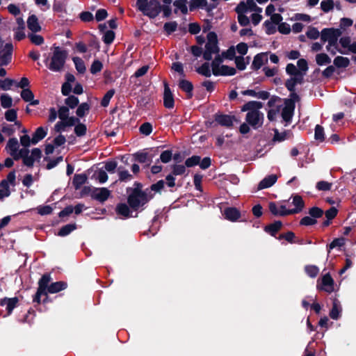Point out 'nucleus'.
I'll return each instance as SVG.
<instances>
[{
  "label": "nucleus",
  "mask_w": 356,
  "mask_h": 356,
  "mask_svg": "<svg viewBox=\"0 0 356 356\" xmlns=\"http://www.w3.org/2000/svg\"><path fill=\"white\" fill-rule=\"evenodd\" d=\"M268 62V53H260L257 54L252 63L253 70H259L263 65Z\"/></svg>",
  "instance_id": "19"
},
{
  "label": "nucleus",
  "mask_w": 356,
  "mask_h": 356,
  "mask_svg": "<svg viewBox=\"0 0 356 356\" xmlns=\"http://www.w3.org/2000/svg\"><path fill=\"white\" fill-rule=\"evenodd\" d=\"M90 106L88 103H82L79 106L76 110V115L79 117H83L89 111Z\"/></svg>",
  "instance_id": "49"
},
{
  "label": "nucleus",
  "mask_w": 356,
  "mask_h": 356,
  "mask_svg": "<svg viewBox=\"0 0 356 356\" xmlns=\"http://www.w3.org/2000/svg\"><path fill=\"white\" fill-rule=\"evenodd\" d=\"M303 80V74H300L297 76H292L285 83L286 88L291 92V97L295 98L297 97V95L294 93L295 87L297 84H300L302 82Z\"/></svg>",
  "instance_id": "15"
},
{
  "label": "nucleus",
  "mask_w": 356,
  "mask_h": 356,
  "mask_svg": "<svg viewBox=\"0 0 356 356\" xmlns=\"http://www.w3.org/2000/svg\"><path fill=\"white\" fill-rule=\"evenodd\" d=\"M224 215L226 219L231 221H235L240 218L239 211L234 207H229L226 209L224 211Z\"/></svg>",
  "instance_id": "27"
},
{
  "label": "nucleus",
  "mask_w": 356,
  "mask_h": 356,
  "mask_svg": "<svg viewBox=\"0 0 356 356\" xmlns=\"http://www.w3.org/2000/svg\"><path fill=\"white\" fill-rule=\"evenodd\" d=\"M315 139L319 141H323L324 140V130L323 128L317 124L315 127V133H314Z\"/></svg>",
  "instance_id": "57"
},
{
  "label": "nucleus",
  "mask_w": 356,
  "mask_h": 356,
  "mask_svg": "<svg viewBox=\"0 0 356 356\" xmlns=\"http://www.w3.org/2000/svg\"><path fill=\"white\" fill-rule=\"evenodd\" d=\"M119 179L121 181H127L132 179V175L126 170L118 169Z\"/></svg>",
  "instance_id": "56"
},
{
  "label": "nucleus",
  "mask_w": 356,
  "mask_h": 356,
  "mask_svg": "<svg viewBox=\"0 0 356 356\" xmlns=\"http://www.w3.org/2000/svg\"><path fill=\"white\" fill-rule=\"evenodd\" d=\"M67 56V53L66 51L61 50L58 47H56L49 65V69L53 72H60L65 63Z\"/></svg>",
  "instance_id": "5"
},
{
  "label": "nucleus",
  "mask_w": 356,
  "mask_h": 356,
  "mask_svg": "<svg viewBox=\"0 0 356 356\" xmlns=\"http://www.w3.org/2000/svg\"><path fill=\"white\" fill-rule=\"evenodd\" d=\"M207 5V0H191L189 1V9L191 11H193L197 8H204Z\"/></svg>",
  "instance_id": "39"
},
{
  "label": "nucleus",
  "mask_w": 356,
  "mask_h": 356,
  "mask_svg": "<svg viewBox=\"0 0 356 356\" xmlns=\"http://www.w3.org/2000/svg\"><path fill=\"white\" fill-rule=\"evenodd\" d=\"M92 198L100 202H105L111 195V191L106 188H93L91 189Z\"/></svg>",
  "instance_id": "12"
},
{
  "label": "nucleus",
  "mask_w": 356,
  "mask_h": 356,
  "mask_svg": "<svg viewBox=\"0 0 356 356\" xmlns=\"http://www.w3.org/2000/svg\"><path fill=\"white\" fill-rule=\"evenodd\" d=\"M28 29L32 33H37L41 31L42 27L39 24L38 18L35 15H31L27 19Z\"/></svg>",
  "instance_id": "20"
},
{
  "label": "nucleus",
  "mask_w": 356,
  "mask_h": 356,
  "mask_svg": "<svg viewBox=\"0 0 356 356\" xmlns=\"http://www.w3.org/2000/svg\"><path fill=\"white\" fill-rule=\"evenodd\" d=\"M21 97L25 102H30L31 105L36 106L39 104V100H33L34 95L29 88L22 90Z\"/></svg>",
  "instance_id": "26"
},
{
  "label": "nucleus",
  "mask_w": 356,
  "mask_h": 356,
  "mask_svg": "<svg viewBox=\"0 0 356 356\" xmlns=\"http://www.w3.org/2000/svg\"><path fill=\"white\" fill-rule=\"evenodd\" d=\"M236 12H262V8L257 6L254 0H248L246 2L241 1L236 8Z\"/></svg>",
  "instance_id": "11"
},
{
  "label": "nucleus",
  "mask_w": 356,
  "mask_h": 356,
  "mask_svg": "<svg viewBox=\"0 0 356 356\" xmlns=\"http://www.w3.org/2000/svg\"><path fill=\"white\" fill-rule=\"evenodd\" d=\"M282 223L281 221H275V222L266 226L265 231L270 233L272 236H275V234L281 229Z\"/></svg>",
  "instance_id": "35"
},
{
  "label": "nucleus",
  "mask_w": 356,
  "mask_h": 356,
  "mask_svg": "<svg viewBox=\"0 0 356 356\" xmlns=\"http://www.w3.org/2000/svg\"><path fill=\"white\" fill-rule=\"evenodd\" d=\"M13 99L8 95H2L1 96V106L5 108H8L12 106Z\"/></svg>",
  "instance_id": "54"
},
{
  "label": "nucleus",
  "mask_w": 356,
  "mask_h": 356,
  "mask_svg": "<svg viewBox=\"0 0 356 356\" xmlns=\"http://www.w3.org/2000/svg\"><path fill=\"white\" fill-rule=\"evenodd\" d=\"M65 104L71 108H75L79 104V99L74 96L71 95L65 99Z\"/></svg>",
  "instance_id": "62"
},
{
  "label": "nucleus",
  "mask_w": 356,
  "mask_h": 356,
  "mask_svg": "<svg viewBox=\"0 0 356 356\" xmlns=\"http://www.w3.org/2000/svg\"><path fill=\"white\" fill-rule=\"evenodd\" d=\"M215 120L219 124L230 127L233 124L234 118L228 115H218L216 116Z\"/></svg>",
  "instance_id": "24"
},
{
  "label": "nucleus",
  "mask_w": 356,
  "mask_h": 356,
  "mask_svg": "<svg viewBox=\"0 0 356 356\" xmlns=\"http://www.w3.org/2000/svg\"><path fill=\"white\" fill-rule=\"evenodd\" d=\"M211 65L209 63H203L200 67L197 69V72L206 77H210L212 72L210 70Z\"/></svg>",
  "instance_id": "40"
},
{
  "label": "nucleus",
  "mask_w": 356,
  "mask_h": 356,
  "mask_svg": "<svg viewBox=\"0 0 356 356\" xmlns=\"http://www.w3.org/2000/svg\"><path fill=\"white\" fill-rule=\"evenodd\" d=\"M305 271L308 276L314 278L319 273V268L314 265H307L305 267Z\"/></svg>",
  "instance_id": "43"
},
{
  "label": "nucleus",
  "mask_w": 356,
  "mask_h": 356,
  "mask_svg": "<svg viewBox=\"0 0 356 356\" xmlns=\"http://www.w3.org/2000/svg\"><path fill=\"white\" fill-rule=\"evenodd\" d=\"M321 9L325 13L334 9V0H323L321 2Z\"/></svg>",
  "instance_id": "44"
},
{
  "label": "nucleus",
  "mask_w": 356,
  "mask_h": 356,
  "mask_svg": "<svg viewBox=\"0 0 356 356\" xmlns=\"http://www.w3.org/2000/svg\"><path fill=\"white\" fill-rule=\"evenodd\" d=\"M316 187L318 191H330L332 187V184L325 181H320L317 182Z\"/></svg>",
  "instance_id": "61"
},
{
  "label": "nucleus",
  "mask_w": 356,
  "mask_h": 356,
  "mask_svg": "<svg viewBox=\"0 0 356 356\" xmlns=\"http://www.w3.org/2000/svg\"><path fill=\"white\" fill-rule=\"evenodd\" d=\"M326 50L330 52L332 55H335L337 52H339L341 54H345V51L339 49L338 43H334L330 44V42H327V44L326 46Z\"/></svg>",
  "instance_id": "45"
},
{
  "label": "nucleus",
  "mask_w": 356,
  "mask_h": 356,
  "mask_svg": "<svg viewBox=\"0 0 356 356\" xmlns=\"http://www.w3.org/2000/svg\"><path fill=\"white\" fill-rule=\"evenodd\" d=\"M207 42L205 45V51L203 57L207 60L212 59L213 56L219 54V48L218 47L217 35L214 32H209L207 34Z\"/></svg>",
  "instance_id": "6"
},
{
  "label": "nucleus",
  "mask_w": 356,
  "mask_h": 356,
  "mask_svg": "<svg viewBox=\"0 0 356 356\" xmlns=\"http://www.w3.org/2000/svg\"><path fill=\"white\" fill-rule=\"evenodd\" d=\"M19 147L18 140L16 138H10L7 143L6 149L11 156H16Z\"/></svg>",
  "instance_id": "22"
},
{
  "label": "nucleus",
  "mask_w": 356,
  "mask_h": 356,
  "mask_svg": "<svg viewBox=\"0 0 356 356\" xmlns=\"http://www.w3.org/2000/svg\"><path fill=\"white\" fill-rule=\"evenodd\" d=\"M41 150L39 148H34L31 151V155L24 158L23 163L28 167H32L35 161H39L41 158Z\"/></svg>",
  "instance_id": "16"
},
{
  "label": "nucleus",
  "mask_w": 356,
  "mask_h": 356,
  "mask_svg": "<svg viewBox=\"0 0 356 356\" xmlns=\"http://www.w3.org/2000/svg\"><path fill=\"white\" fill-rule=\"evenodd\" d=\"M17 298H4L1 300L0 305L2 307H6V309L8 311V314H10L13 309L17 306Z\"/></svg>",
  "instance_id": "21"
},
{
  "label": "nucleus",
  "mask_w": 356,
  "mask_h": 356,
  "mask_svg": "<svg viewBox=\"0 0 356 356\" xmlns=\"http://www.w3.org/2000/svg\"><path fill=\"white\" fill-rule=\"evenodd\" d=\"M292 204L295 206V208L291 209H287L286 208H283L284 211L281 214H294L300 213L303 207H304V202L302 198L300 195H295L293 197Z\"/></svg>",
  "instance_id": "13"
},
{
  "label": "nucleus",
  "mask_w": 356,
  "mask_h": 356,
  "mask_svg": "<svg viewBox=\"0 0 356 356\" xmlns=\"http://www.w3.org/2000/svg\"><path fill=\"white\" fill-rule=\"evenodd\" d=\"M151 198L152 196L148 195L147 192L136 188L129 195L128 203L132 209L136 210L146 204Z\"/></svg>",
  "instance_id": "4"
},
{
  "label": "nucleus",
  "mask_w": 356,
  "mask_h": 356,
  "mask_svg": "<svg viewBox=\"0 0 356 356\" xmlns=\"http://www.w3.org/2000/svg\"><path fill=\"white\" fill-rule=\"evenodd\" d=\"M163 104L167 108L174 107L173 95L166 82H164Z\"/></svg>",
  "instance_id": "18"
},
{
  "label": "nucleus",
  "mask_w": 356,
  "mask_h": 356,
  "mask_svg": "<svg viewBox=\"0 0 356 356\" xmlns=\"http://www.w3.org/2000/svg\"><path fill=\"white\" fill-rule=\"evenodd\" d=\"M250 57L244 58L243 56H236L235 58V63L237 68L240 70H243L245 69L246 65L249 63Z\"/></svg>",
  "instance_id": "37"
},
{
  "label": "nucleus",
  "mask_w": 356,
  "mask_h": 356,
  "mask_svg": "<svg viewBox=\"0 0 356 356\" xmlns=\"http://www.w3.org/2000/svg\"><path fill=\"white\" fill-rule=\"evenodd\" d=\"M87 181V176L85 174L75 175L73 179V186L75 189H79Z\"/></svg>",
  "instance_id": "33"
},
{
  "label": "nucleus",
  "mask_w": 356,
  "mask_h": 356,
  "mask_svg": "<svg viewBox=\"0 0 356 356\" xmlns=\"http://www.w3.org/2000/svg\"><path fill=\"white\" fill-rule=\"evenodd\" d=\"M51 280L49 275H44L38 282V291L33 298V301L39 303L40 302V298L42 295L47 294V289L49 287V283Z\"/></svg>",
  "instance_id": "8"
},
{
  "label": "nucleus",
  "mask_w": 356,
  "mask_h": 356,
  "mask_svg": "<svg viewBox=\"0 0 356 356\" xmlns=\"http://www.w3.org/2000/svg\"><path fill=\"white\" fill-rule=\"evenodd\" d=\"M214 59L211 63L212 68V74L215 76H232L234 75L236 70L234 67H229L227 65H221L223 61V57L217 54L214 56Z\"/></svg>",
  "instance_id": "3"
},
{
  "label": "nucleus",
  "mask_w": 356,
  "mask_h": 356,
  "mask_svg": "<svg viewBox=\"0 0 356 356\" xmlns=\"http://www.w3.org/2000/svg\"><path fill=\"white\" fill-rule=\"evenodd\" d=\"M10 195L9 185L6 181H1L0 183V200L7 197Z\"/></svg>",
  "instance_id": "41"
},
{
  "label": "nucleus",
  "mask_w": 356,
  "mask_h": 356,
  "mask_svg": "<svg viewBox=\"0 0 356 356\" xmlns=\"http://www.w3.org/2000/svg\"><path fill=\"white\" fill-rule=\"evenodd\" d=\"M238 13V21L241 26H247L250 23L249 17L245 15L246 12H236Z\"/></svg>",
  "instance_id": "58"
},
{
  "label": "nucleus",
  "mask_w": 356,
  "mask_h": 356,
  "mask_svg": "<svg viewBox=\"0 0 356 356\" xmlns=\"http://www.w3.org/2000/svg\"><path fill=\"white\" fill-rule=\"evenodd\" d=\"M152 150L147 152H138L134 154V156L136 160L141 163H147V165H150L154 157V154L152 153Z\"/></svg>",
  "instance_id": "17"
},
{
  "label": "nucleus",
  "mask_w": 356,
  "mask_h": 356,
  "mask_svg": "<svg viewBox=\"0 0 356 356\" xmlns=\"http://www.w3.org/2000/svg\"><path fill=\"white\" fill-rule=\"evenodd\" d=\"M136 6L149 18L156 17L161 11V6L157 0H137Z\"/></svg>",
  "instance_id": "2"
},
{
  "label": "nucleus",
  "mask_w": 356,
  "mask_h": 356,
  "mask_svg": "<svg viewBox=\"0 0 356 356\" xmlns=\"http://www.w3.org/2000/svg\"><path fill=\"white\" fill-rule=\"evenodd\" d=\"M200 162V156H193L188 159H187L185 161V165L188 168L193 167Z\"/></svg>",
  "instance_id": "53"
},
{
  "label": "nucleus",
  "mask_w": 356,
  "mask_h": 356,
  "mask_svg": "<svg viewBox=\"0 0 356 356\" xmlns=\"http://www.w3.org/2000/svg\"><path fill=\"white\" fill-rule=\"evenodd\" d=\"M317 289L332 293L334 291V280L329 273L324 275L321 280L317 281Z\"/></svg>",
  "instance_id": "9"
},
{
  "label": "nucleus",
  "mask_w": 356,
  "mask_h": 356,
  "mask_svg": "<svg viewBox=\"0 0 356 356\" xmlns=\"http://www.w3.org/2000/svg\"><path fill=\"white\" fill-rule=\"evenodd\" d=\"M341 34L342 32L339 29H323L321 32V40L323 42L338 43Z\"/></svg>",
  "instance_id": "7"
},
{
  "label": "nucleus",
  "mask_w": 356,
  "mask_h": 356,
  "mask_svg": "<svg viewBox=\"0 0 356 356\" xmlns=\"http://www.w3.org/2000/svg\"><path fill=\"white\" fill-rule=\"evenodd\" d=\"M341 310L342 309L340 302L338 300L334 299L333 300L332 308L330 312V316L334 320L338 319L340 317Z\"/></svg>",
  "instance_id": "28"
},
{
  "label": "nucleus",
  "mask_w": 356,
  "mask_h": 356,
  "mask_svg": "<svg viewBox=\"0 0 356 356\" xmlns=\"http://www.w3.org/2000/svg\"><path fill=\"white\" fill-rule=\"evenodd\" d=\"M333 63L337 67H347L350 65V60L346 57L338 56L334 59Z\"/></svg>",
  "instance_id": "36"
},
{
  "label": "nucleus",
  "mask_w": 356,
  "mask_h": 356,
  "mask_svg": "<svg viewBox=\"0 0 356 356\" xmlns=\"http://www.w3.org/2000/svg\"><path fill=\"white\" fill-rule=\"evenodd\" d=\"M103 67L102 63L99 60H95L90 67V72L93 74L100 72Z\"/></svg>",
  "instance_id": "64"
},
{
  "label": "nucleus",
  "mask_w": 356,
  "mask_h": 356,
  "mask_svg": "<svg viewBox=\"0 0 356 356\" xmlns=\"http://www.w3.org/2000/svg\"><path fill=\"white\" fill-rule=\"evenodd\" d=\"M73 62L75 65L76 70L79 73H84L86 72V66L83 60L79 57H74Z\"/></svg>",
  "instance_id": "47"
},
{
  "label": "nucleus",
  "mask_w": 356,
  "mask_h": 356,
  "mask_svg": "<svg viewBox=\"0 0 356 356\" xmlns=\"http://www.w3.org/2000/svg\"><path fill=\"white\" fill-rule=\"evenodd\" d=\"M177 23L175 21L166 22L164 24L163 29L167 34L170 35L177 29Z\"/></svg>",
  "instance_id": "48"
},
{
  "label": "nucleus",
  "mask_w": 356,
  "mask_h": 356,
  "mask_svg": "<svg viewBox=\"0 0 356 356\" xmlns=\"http://www.w3.org/2000/svg\"><path fill=\"white\" fill-rule=\"evenodd\" d=\"M86 126L80 122H79L74 127V133L79 137L86 135Z\"/></svg>",
  "instance_id": "52"
},
{
  "label": "nucleus",
  "mask_w": 356,
  "mask_h": 356,
  "mask_svg": "<svg viewBox=\"0 0 356 356\" xmlns=\"http://www.w3.org/2000/svg\"><path fill=\"white\" fill-rule=\"evenodd\" d=\"M263 106L260 102L250 101L242 107V111H248L246 122L254 129L261 127L263 124L264 114L259 111Z\"/></svg>",
  "instance_id": "1"
},
{
  "label": "nucleus",
  "mask_w": 356,
  "mask_h": 356,
  "mask_svg": "<svg viewBox=\"0 0 356 356\" xmlns=\"http://www.w3.org/2000/svg\"><path fill=\"white\" fill-rule=\"evenodd\" d=\"M67 287V284L64 282H56L51 284L48 289L47 293H58Z\"/></svg>",
  "instance_id": "31"
},
{
  "label": "nucleus",
  "mask_w": 356,
  "mask_h": 356,
  "mask_svg": "<svg viewBox=\"0 0 356 356\" xmlns=\"http://www.w3.org/2000/svg\"><path fill=\"white\" fill-rule=\"evenodd\" d=\"M316 62L318 65H325L331 63V58L325 53H320L316 55Z\"/></svg>",
  "instance_id": "34"
},
{
  "label": "nucleus",
  "mask_w": 356,
  "mask_h": 356,
  "mask_svg": "<svg viewBox=\"0 0 356 356\" xmlns=\"http://www.w3.org/2000/svg\"><path fill=\"white\" fill-rule=\"evenodd\" d=\"M115 94V90L111 89V90H109L104 96L102 100V102H101V104L102 106L104 107H106L108 104H109V102L111 100V99L113 97V96Z\"/></svg>",
  "instance_id": "55"
},
{
  "label": "nucleus",
  "mask_w": 356,
  "mask_h": 356,
  "mask_svg": "<svg viewBox=\"0 0 356 356\" xmlns=\"http://www.w3.org/2000/svg\"><path fill=\"white\" fill-rule=\"evenodd\" d=\"M0 129L1 130L3 135L4 134L5 136H12L15 131V129L14 127V125L12 124H5L3 125Z\"/></svg>",
  "instance_id": "51"
},
{
  "label": "nucleus",
  "mask_w": 356,
  "mask_h": 356,
  "mask_svg": "<svg viewBox=\"0 0 356 356\" xmlns=\"http://www.w3.org/2000/svg\"><path fill=\"white\" fill-rule=\"evenodd\" d=\"M76 229L75 224H67L60 228L59 230L58 235L60 236H65L70 234L72 231Z\"/></svg>",
  "instance_id": "42"
},
{
  "label": "nucleus",
  "mask_w": 356,
  "mask_h": 356,
  "mask_svg": "<svg viewBox=\"0 0 356 356\" xmlns=\"http://www.w3.org/2000/svg\"><path fill=\"white\" fill-rule=\"evenodd\" d=\"M306 35L309 38L316 40L321 35V33L316 28L310 27L307 30Z\"/></svg>",
  "instance_id": "59"
},
{
  "label": "nucleus",
  "mask_w": 356,
  "mask_h": 356,
  "mask_svg": "<svg viewBox=\"0 0 356 356\" xmlns=\"http://www.w3.org/2000/svg\"><path fill=\"white\" fill-rule=\"evenodd\" d=\"M282 208H286V206L283 204H278L275 202L269 203V210L274 216H288L289 214H281L282 213H284L283 211H284V209Z\"/></svg>",
  "instance_id": "29"
},
{
  "label": "nucleus",
  "mask_w": 356,
  "mask_h": 356,
  "mask_svg": "<svg viewBox=\"0 0 356 356\" xmlns=\"http://www.w3.org/2000/svg\"><path fill=\"white\" fill-rule=\"evenodd\" d=\"M295 109V103L292 99H286L284 106L282 109L281 115L286 124L291 121Z\"/></svg>",
  "instance_id": "10"
},
{
  "label": "nucleus",
  "mask_w": 356,
  "mask_h": 356,
  "mask_svg": "<svg viewBox=\"0 0 356 356\" xmlns=\"http://www.w3.org/2000/svg\"><path fill=\"white\" fill-rule=\"evenodd\" d=\"M116 212L118 214L121 215L125 218L129 217L131 213L129 207L124 203L118 204L116 207Z\"/></svg>",
  "instance_id": "38"
},
{
  "label": "nucleus",
  "mask_w": 356,
  "mask_h": 356,
  "mask_svg": "<svg viewBox=\"0 0 356 356\" xmlns=\"http://www.w3.org/2000/svg\"><path fill=\"white\" fill-rule=\"evenodd\" d=\"M286 72L288 74H290L293 76H297L300 74H303L301 71H299L297 69L296 66L292 63H289L286 65Z\"/></svg>",
  "instance_id": "50"
},
{
  "label": "nucleus",
  "mask_w": 356,
  "mask_h": 356,
  "mask_svg": "<svg viewBox=\"0 0 356 356\" xmlns=\"http://www.w3.org/2000/svg\"><path fill=\"white\" fill-rule=\"evenodd\" d=\"M28 38L30 41L35 45H41L44 43V38L42 36L35 34V33H31L28 34Z\"/></svg>",
  "instance_id": "46"
},
{
  "label": "nucleus",
  "mask_w": 356,
  "mask_h": 356,
  "mask_svg": "<svg viewBox=\"0 0 356 356\" xmlns=\"http://www.w3.org/2000/svg\"><path fill=\"white\" fill-rule=\"evenodd\" d=\"M47 134V128H44L42 127H38L35 133L33 135V137L31 138L32 144L35 145L37 144L40 140L43 139Z\"/></svg>",
  "instance_id": "25"
},
{
  "label": "nucleus",
  "mask_w": 356,
  "mask_h": 356,
  "mask_svg": "<svg viewBox=\"0 0 356 356\" xmlns=\"http://www.w3.org/2000/svg\"><path fill=\"white\" fill-rule=\"evenodd\" d=\"M140 132L145 136L149 135L152 131V126L149 122H145L140 127Z\"/></svg>",
  "instance_id": "60"
},
{
  "label": "nucleus",
  "mask_w": 356,
  "mask_h": 356,
  "mask_svg": "<svg viewBox=\"0 0 356 356\" xmlns=\"http://www.w3.org/2000/svg\"><path fill=\"white\" fill-rule=\"evenodd\" d=\"M187 0H175L173 3L175 9L174 12L177 13L178 10H180L181 13L184 15L188 13V8H187Z\"/></svg>",
  "instance_id": "30"
},
{
  "label": "nucleus",
  "mask_w": 356,
  "mask_h": 356,
  "mask_svg": "<svg viewBox=\"0 0 356 356\" xmlns=\"http://www.w3.org/2000/svg\"><path fill=\"white\" fill-rule=\"evenodd\" d=\"M13 44L7 43L5 45V49L0 51V66L8 65L12 58Z\"/></svg>",
  "instance_id": "14"
},
{
  "label": "nucleus",
  "mask_w": 356,
  "mask_h": 356,
  "mask_svg": "<svg viewBox=\"0 0 356 356\" xmlns=\"http://www.w3.org/2000/svg\"><path fill=\"white\" fill-rule=\"evenodd\" d=\"M179 88L187 93L188 98H191L193 95L192 91L193 89V84L187 80H181L179 83Z\"/></svg>",
  "instance_id": "32"
},
{
  "label": "nucleus",
  "mask_w": 356,
  "mask_h": 356,
  "mask_svg": "<svg viewBox=\"0 0 356 356\" xmlns=\"http://www.w3.org/2000/svg\"><path fill=\"white\" fill-rule=\"evenodd\" d=\"M277 177L275 175H270L264 178L259 184V190L272 186L277 181Z\"/></svg>",
  "instance_id": "23"
},
{
  "label": "nucleus",
  "mask_w": 356,
  "mask_h": 356,
  "mask_svg": "<svg viewBox=\"0 0 356 356\" xmlns=\"http://www.w3.org/2000/svg\"><path fill=\"white\" fill-rule=\"evenodd\" d=\"M115 38V33L113 31H107L104 33L103 41L106 44H111Z\"/></svg>",
  "instance_id": "63"
}]
</instances>
